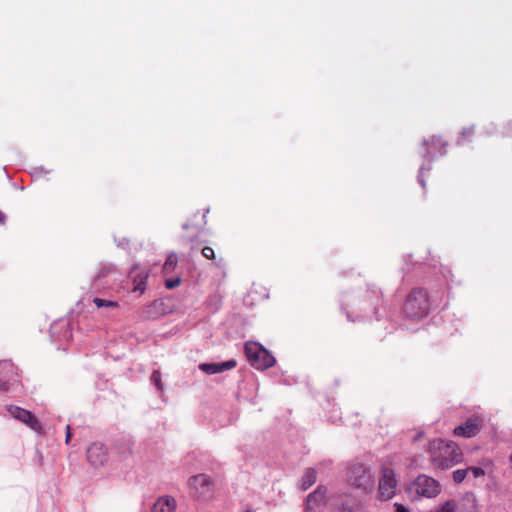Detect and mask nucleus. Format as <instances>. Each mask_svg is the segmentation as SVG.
<instances>
[{
    "label": "nucleus",
    "mask_w": 512,
    "mask_h": 512,
    "mask_svg": "<svg viewBox=\"0 0 512 512\" xmlns=\"http://www.w3.org/2000/svg\"><path fill=\"white\" fill-rule=\"evenodd\" d=\"M428 452L431 462L440 469H448L462 461L460 447L452 442L443 439H434L429 443Z\"/></svg>",
    "instance_id": "f257e3e1"
},
{
    "label": "nucleus",
    "mask_w": 512,
    "mask_h": 512,
    "mask_svg": "<svg viewBox=\"0 0 512 512\" xmlns=\"http://www.w3.org/2000/svg\"><path fill=\"white\" fill-rule=\"evenodd\" d=\"M347 480L355 488L370 490L374 485V475L369 465L352 463L347 470Z\"/></svg>",
    "instance_id": "f03ea898"
},
{
    "label": "nucleus",
    "mask_w": 512,
    "mask_h": 512,
    "mask_svg": "<svg viewBox=\"0 0 512 512\" xmlns=\"http://www.w3.org/2000/svg\"><path fill=\"white\" fill-rule=\"evenodd\" d=\"M429 304L425 292L413 290L404 303V313L408 318L421 319L428 314Z\"/></svg>",
    "instance_id": "7ed1b4c3"
},
{
    "label": "nucleus",
    "mask_w": 512,
    "mask_h": 512,
    "mask_svg": "<svg viewBox=\"0 0 512 512\" xmlns=\"http://www.w3.org/2000/svg\"><path fill=\"white\" fill-rule=\"evenodd\" d=\"M378 481V498L382 501L392 499L397 492L398 480L392 468L382 465Z\"/></svg>",
    "instance_id": "20e7f679"
},
{
    "label": "nucleus",
    "mask_w": 512,
    "mask_h": 512,
    "mask_svg": "<svg viewBox=\"0 0 512 512\" xmlns=\"http://www.w3.org/2000/svg\"><path fill=\"white\" fill-rule=\"evenodd\" d=\"M410 489L418 496L433 498L440 493V484L427 475H419L411 484Z\"/></svg>",
    "instance_id": "39448f33"
},
{
    "label": "nucleus",
    "mask_w": 512,
    "mask_h": 512,
    "mask_svg": "<svg viewBox=\"0 0 512 512\" xmlns=\"http://www.w3.org/2000/svg\"><path fill=\"white\" fill-rule=\"evenodd\" d=\"M188 485L190 491L197 497H206L213 489V482L206 474L192 476L188 481Z\"/></svg>",
    "instance_id": "423d86ee"
},
{
    "label": "nucleus",
    "mask_w": 512,
    "mask_h": 512,
    "mask_svg": "<svg viewBox=\"0 0 512 512\" xmlns=\"http://www.w3.org/2000/svg\"><path fill=\"white\" fill-rule=\"evenodd\" d=\"M8 412L13 418L26 424L32 430L36 432L41 431L40 423L38 422L37 418L31 414V412L17 406L8 407Z\"/></svg>",
    "instance_id": "0eeeda50"
},
{
    "label": "nucleus",
    "mask_w": 512,
    "mask_h": 512,
    "mask_svg": "<svg viewBox=\"0 0 512 512\" xmlns=\"http://www.w3.org/2000/svg\"><path fill=\"white\" fill-rule=\"evenodd\" d=\"M483 420L480 417L469 418L463 425L457 426L453 433L455 436L471 438L481 430Z\"/></svg>",
    "instance_id": "6e6552de"
},
{
    "label": "nucleus",
    "mask_w": 512,
    "mask_h": 512,
    "mask_svg": "<svg viewBox=\"0 0 512 512\" xmlns=\"http://www.w3.org/2000/svg\"><path fill=\"white\" fill-rule=\"evenodd\" d=\"M87 460L94 466H103L108 460V454L105 446L101 443H93L87 449Z\"/></svg>",
    "instance_id": "1a4fd4ad"
},
{
    "label": "nucleus",
    "mask_w": 512,
    "mask_h": 512,
    "mask_svg": "<svg viewBox=\"0 0 512 512\" xmlns=\"http://www.w3.org/2000/svg\"><path fill=\"white\" fill-rule=\"evenodd\" d=\"M327 489L324 486L318 488L308 495L306 501V512H321L325 505Z\"/></svg>",
    "instance_id": "9d476101"
},
{
    "label": "nucleus",
    "mask_w": 512,
    "mask_h": 512,
    "mask_svg": "<svg viewBox=\"0 0 512 512\" xmlns=\"http://www.w3.org/2000/svg\"><path fill=\"white\" fill-rule=\"evenodd\" d=\"M237 362L233 359L221 363H202L199 369L207 374L213 375L235 368Z\"/></svg>",
    "instance_id": "9b49d317"
},
{
    "label": "nucleus",
    "mask_w": 512,
    "mask_h": 512,
    "mask_svg": "<svg viewBox=\"0 0 512 512\" xmlns=\"http://www.w3.org/2000/svg\"><path fill=\"white\" fill-rule=\"evenodd\" d=\"M176 500L171 496L159 497L151 508V512H175Z\"/></svg>",
    "instance_id": "f8f14e48"
},
{
    "label": "nucleus",
    "mask_w": 512,
    "mask_h": 512,
    "mask_svg": "<svg viewBox=\"0 0 512 512\" xmlns=\"http://www.w3.org/2000/svg\"><path fill=\"white\" fill-rule=\"evenodd\" d=\"M276 360L262 345L258 343V368L267 369L275 364Z\"/></svg>",
    "instance_id": "ddd939ff"
},
{
    "label": "nucleus",
    "mask_w": 512,
    "mask_h": 512,
    "mask_svg": "<svg viewBox=\"0 0 512 512\" xmlns=\"http://www.w3.org/2000/svg\"><path fill=\"white\" fill-rule=\"evenodd\" d=\"M317 480V471L314 468H308L305 470L301 478L302 490L309 489Z\"/></svg>",
    "instance_id": "4468645a"
},
{
    "label": "nucleus",
    "mask_w": 512,
    "mask_h": 512,
    "mask_svg": "<svg viewBox=\"0 0 512 512\" xmlns=\"http://www.w3.org/2000/svg\"><path fill=\"white\" fill-rule=\"evenodd\" d=\"M245 353L251 365L254 366L256 363V342H247L245 344Z\"/></svg>",
    "instance_id": "2eb2a0df"
},
{
    "label": "nucleus",
    "mask_w": 512,
    "mask_h": 512,
    "mask_svg": "<svg viewBox=\"0 0 512 512\" xmlns=\"http://www.w3.org/2000/svg\"><path fill=\"white\" fill-rule=\"evenodd\" d=\"M177 263H178L177 255L174 253L169 254L164 265H163L164 271L166 273L173 271L175 269V267L177 266Z\"/></svg>",
    "instance_id": "dca6fc26"
},
{
    "label": "nucleus",
    "mask_w": 512,
    "mask_h": 512,
    "mask_svg": "<svg viewBox=\"0 0 512 512\" xmlns=\"http://www.w3.org/2000/svg\"><path fill=\"white\" fill-rule=\"evenodd\" d=\"M93 303L98 308H102V307L116 308V307H118V303L116 301L105 300V299H101V298H97V297L93 299Z\"/></svg>",
    "instance_id": "f3484780"
},
{
    "label": "nucleus",
    "mask_w": 512,
    "mask_h": 512,
    "mask_svg": "<svg viewBox=\"0 0 512 512\" xmlns=\"http://www.w3.org/2000/svg\"><path fill=\"white\" fill-rule=\"evenodd\" d=\"M151 381L153 382V384L156 386V388L159 390V391H162L163 390V384H162V380H161V373L160 371L158 370H155L152 375H151Z\"/></svg>",
    "instance_id": "a211bd4d"
},
{
    "label": "nucleus",
    "mask_w": 512,
    "mask_h": 512,
    "mask_svg": "<svg viewBox=\"0 0 512 512\" xmlns=\"http://www.w3.org/2000/svg\"><path fill=\"white\" fill-rule=\"evenodd\" d=\"M469 473L467 469H459L453 472V480L455 483H461Z\"/></svg>",
    "instance_id": "6ab92c4d"
},
{
    "label": "nucleus",
    "mask_w": 512,
    "mask_h": 512,
    "mask_svg": "<svg viewBox=\"0 0 512 512\" xmlns=\"http://www.w3.org/2000/svg\"><path fill=\"white\" fill-rule=\"evenodd\" d=\"M180 283H181L180 278L168 279L165 282V286L167 289H174V288L178 287L180 285Z\"/></svg>",
    "instance_id": "aec40b11"
},
{
    "label": "nucleus",
    "mask_w": 512,
    "mask_h": 512,
    "mask_svg": "<svg viewBox=\"0 0 512 512\" xmlns=\"http://www.w3.org/2000/svg\"><path fill=\"white\" fill-rule=\"evenodd\" d=\"M472 473L474 478H478L485 475V471L480 467H469L467 468Z\"/></svg>",
    "instance_id": "412c9836"
},
{
    "label": "nucleus",
    "mask_w": 512,
    "mask_h": 512,
    "mask_svg": "<svg viewBox=\"0 0 512 512\" xmlns=\"http://www.w3.org/2000/svg\"><path fill=\"white\" fill-rule=\"evenodd\" d=\"M202 255L207 259H213L215 257L214 250L209 246L202 249Z\"/></svg>",
    "instance_id": "4be33fe9"
},
{
    "label": "nucleus",
    "mask_w": 512,
    "mask_h": 512,
    "mask_svg": "<svg viewBox=\"0 0 512 512\" xmlns=\"http://www.w3.org/2000/svg\"><path fill=\"white\" fill-rule=\"evenodd\" d=\"M395 512H410L407 507H405L403 504L395 503Z\"/></svg>",
    "instance_id": "5701e85b"
},
{
    "label": "nucleus",
    "mask_w": 512,
    "mask_h": 512,
    "mask_svg": "<svg viewBox=\"0 0 512 512\" xmlns=\"http://www.w3.org/2000/svg\"><path fill=\"white\" fill-rule=\"evenodd\" d=\"M66 429H67L66 443H69V440H70V437H71L70 426H67Z\"/></svg>",
    "instance_id": "b1692460"
},
{
    "label": "nucleus",
    "mask_w": 512,
    "mask_h": 512,
    "mask_svg": "<svg viewBox=\"0 0 512 512\" xmlns=\"http://www.w3.org/2000/svg\"><path fill=\"white\" fill-rule=\"evenodd\" d=\"M341 512H354V511L350 507H344V508H342Z\"/></svg>",
    "instance_id": "393cba45"
},
{
    "label": "nucleus",
    "mask_w": 512,
    "mask_h": 512,
    "mask_svg": "<svg viewBox=\"0 0 512 512\" xmlns=\"http://www.w3.org/2000/svg\"><path fill=\"white\" fill-rule=\"evenodd\" d=\"M5 220L4 214L0 211V223Z\"/></svg>",
    "instance_id": "a878e982"
},
{
    "label": "nucleus",
    "mask_w": 512,
    "mask_h": 512,
    "mask_svg": "<svg viewBox=\"0 0 512 512\" xmlns=\"http://www.w3.org/2000/svg\"><path fill=\"white\" fill-rule=\"evenodd\" d=\"M422 436H423V433H419V434L414 438V440H417V439L421 438Z\"/></svg>",
    "instance_id": "bb28decb"
},
{
    "label": "nucleus",
    "mask_w": 512,
    "mask_h": 512,
    "mask_svg": "<svg viewBox=\"0 0 512 512\" xmlns=\"http://www.w3.org/2000/svg\"><path fill=\"white\" fill-rule=\"evenodd\" d=\"M509 459H510V462L512 463V454L510 455V458H509Z\"/></svg>",
    "instance_id": "cd10ccee"
}]
</instances>
